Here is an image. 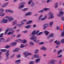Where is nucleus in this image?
<instances>
[{"label": "nucleus", "instance_id": "nucleus-1", "mask_svg": "<svg viewBox=\"0 0 64 64\" xmlns=\"http://www.w3.org/2000/svg\"><path fill=\"white\" fill-rule=\"evenodd\" d=\"M39 32V30H38L36 32L35 30H34L33 31L32 34V37L30 39L31 40H33L35 42H39L40 41L39 40H37L36 36H34V35L35 34H37Z\"/></svg>", "mask_w": 64, "mask_h": 64}, {"label": "nucleus", "instance_id": "nucleus-2", "mask_svg": "<svg viewBox=\"0 0 64 64\" xmlns=\"http://www.w3.org/2000/svg\"><path fill=\"white\" fill-rule=\"evenodd\" d=\"M42 17H43V15H41L39 18V20H41V21H43V20H44L47 18V16L46 15H45L44 18H42Z\"/></svg>", "mask_w": 64, "mask_h": 64}, {"label": "nucleus", "instance_id": "nucleus-3", "mask_svg": "<svg viewBox=\"0 0 64 64\" xmlns=\"http://www.w3.org/2000/svg\"><path fill=\"white\" fill-rule=\"evenodd\" d=\"M23 54L24 55H25V57H26L28 55H32V53H28L27 52L23 53Z\"/></svg>", "mask_w": 64, "mask_h": 64}, {"label": "nucleus", "instance_id": "nucleus-4", "mask_svg": "<svg viewBox=\"0 0 64 64\" xmlns=\"http://www.w3.org/2000/svg\"><path fill=\"white\" fill-rule=\"evenodd\" d=\"M16 42H22L23 43H26L27 42V40H22L20 39H19L18 40H16Z\"/></svg>", "mask_w": 64, "mask_h": 64}, {"label": "nucleus", "instance_id": "nucleus-5", "mask_svg": "<svg viewBox=\"0 0 64 64\" xmlns=\"http://www.w3.org/2000/svg\"><path fill=\"white\" fill-rule=\"evenodd\" d=\"M48 15L50 16V17L49 18V19L52 18L54 17V16L53 15V14L51 12H50L49 13Z\"/></svg>", "mask_w": 64, "mask_h": 64}, {"label": "nucleus", "instance_id": "nucleus-6", "mask_svg": "<svg viewBox=\"0 0 64 64\" xmlns=\"http://www.w3.org/2000/svg\"><path fill=\"white\" fill-rule=\"evenodd\" d=\"M50 10V9L48 8H44V10H41L39 11V13H42V12H43V11L45 10V11H47V10Z\"/></svg>", "mask_w": 64, "mask_h": 64}, {"label": "nucleus", "instance_id": "nucleus-7", "mask_svg": "<svg viewBox=\"0 0 64 64\" xmlns=\"http://www.w3.org/2000/svg\"><path fill=\"white\" fill-rule=\"evenodd\" d=\"M6 18H8V20L9 21H12L13 20V18L11 16H6Z\"/></svg>", "mask_w": 64, "mask_h": 64}, {"label": "nucleus", "instance_id": "nucleus-8", "mask_svg": "<svg viewBox=\"0 0 64 64\" xmlns=\"http://www.w3.org/2000/svg\"><path fill=\"white\" fill-rule=\"evenodd\" d=\"M27 21V20H23V21H22L21 22V24H19L18 25V26H21V25H23Z\"/></svg>", "mask_w": 64, "mask_h": 64}, {"label": "nucleus", "instance_id": "nucleus-9", "mask_svg": "<svg viewBox=\"0 0 64 64\" xmlns=\"http://www.w3.org/2000/svg\"><path fill=\"white\" fill-rule=\"evenodd\" d=\"M7 22H8V20H6L4 18L3 19V20L1 22V23H7Z\"/></svg>", "mask_w": 64, "mask_h": 64}, {"label": "nucleus", "instance_id": "nucleus-10", "mask_svg": "<svg viewBox=\"0 0 64 64\" xmlns=\"http://www.w3.org/2000/svg\"><path fill=\"white\" fill-rule=\"evenodd\" d=\"M9 50H8L6 54V58H7V59H8V56H9Z\"/></svg>", "mask_w": 64, "mask_h": 64}, {"label": "nucleus", "instance_id": "nucleus-11", "mask_svg": "<svg viewBox=\"0 0 64 64\" xmlns=\"http://www.w3.org/2000/svg\"><path fill=\"white\" fill-rule=\"evenodd\" d=\"M64 14V12L62 11H61L60 12V14L58 15V16L60 17L61 15H63Z\"/></svg>", "mask_w": 64, "mask_h": 64}, {"label": "nucleus", "instance_id": "nucleus-12", "mask_svg": "<svg viewBox=\"0 0 64 64\" xmlns=\"http://www.w3.org/2000/svg\"><path fill=\"white\" fill-rule=\"evenodd\" d=\"M6 12H10V13H13V11L10 10H6Z\"/></svg>", "mask_w": 64, "mask_h": 64}, {"label": "nucleus", "instance_id": "nucleus-13", "mask_svg": "<svg viewBox=\"0 0 64 64\" xmlns=\"http://www.w3.org/2000/svg\"><path fill=\"white\" fill-rule=\"evenodd\" d=\"M19 50H20V49L19 48H17L14 50L13 52H17V51H18Z\"/></svg>", "mask_w": 64, "mask_h": 64}, {"label": "nucleus", "instance_id": "nucleus-14", "mask_svg": "<svg viewBox=\"0 0 64 64\" xmlns=\"http://www.w3.org/2000/svg\"><path fill=\"white\" fill-rule=\"evenodd\" d=\"M54 43H56L57 45H59L60 43L59 41H57V40Z\"/></svg>", "mask_w": 64, "mask_h": 64}, {"label": "nucleus", "instance_id": "nucleus-15", "mask_svg": "<svg viewBox=\"0 0 64 64\" xmlns=\"http://www.w3.org/2000/svg\"><path fill=\"white\" fill-rule=\"evenodd\" d=\"M55 61V60H52L50 61V62L52 64H54Z\"/></svg>", "mask_w": 64, "mask_h": 64}, {"label": "nucleus", "instance_id": "nucleus-16", "mask_svg": "<svg viewBox=\"0 0 64 64\" xmlns=\"http://www.w3.org/2000/svg\"><path fill=\"white\" fill-rule=\"evenodd\" d=\"M34 58H38L39 57V55H35L33 56Z\"/></svg>", "mask_w": 64, "mask_h": 64}, {"label": "nucleus", "instance_id": "nucleus-17", "mask_svg": "<svg viewBox=\"0 0 64 64\" xmlns=\"http://www.w3.org/2000/svg\"><path fill=\"white\" fill-rule=\"evenodd\" d=\"M16 42H13L11 44V46H15L16 45Z\"/></svg>", "mask_w": 64, "mask_h": 64}, {"label": "nucleus", "instance_id": "nucleus-18", "mask_svg": "<svg viewBox=\"0 0 64 64\" xmlns=\"http://www.w3.org/2000/svg\"><path fill=\"white\" fill-rule=\"evenodd\" d=\"M32 13L31 12H28V13H27L26 14H25L26 16H27V15H31Z\"/></svg>", "mask_w": 64, "mask_h": 64}, {"label": "nucleus", "instance_id": "nucleus-19", "mask_svg": "<svg viewBox=\"0 0 64 64\" xmlns=\"http://www.w3.org/2000/svg\"><path fill=\"white\" fill-rule=\"evenodd\" d=\"M21 61V60H18L16 61V64H18Z\"/></svg>", "mask_w": 64, "mask_h": 64}, {"label": "nucleus", "instance_id": "nucleus-20", "mask_svg": "<svg viewBox=\"0 0 64 64\" xmlns=\"http://www.w3.org/2000/svg\"><path fill=\"white\" fill-rule=\"evenodd\" d=\"M54 36V34H50L48 37V38H50V37H52Z\"/></svg>", "mask_w": 64, "mask_h": 64}, {"label": "nucleus", "instance_id": "nucleus-21", "mask_svg": "<svg viewBox=\"0 0 64 64\" xmlns=\"http://www.w3.org/2000/svg\"><path fill=\"white\" fill-rule=\"evenodd\" d=\"M48 26V24H44V29H45L46 27H47V26Z\"/></svg>", "mask_w": 64, "mask_h": 64}, {"label": "nucleus", "instance_id": "nucleus-22", "mask_svg": "<svg viewBox=\"0 0 64 64\" xmlns=\"http://www.w3.org/2000/svg\"><path fill=\"white\" fill-rule=\"evenodd\" d=\"M8 3L7 2L5 4L3 5L2 7H5V6H6L7 5H8Z\"/></svg>", "mask_w": 64, "mask_h": 64}, {"label": "nucleus", "instance_id": "nucleus-23", "mask_svg": "<svg viewBox=\"0 0 64 64\" xmlns=\"http://www.w3.org/2000/svg\"><path fill=\"white\" fill-rule=\"evenodd\" d=\"M44 33L46 35H48V34L49 33V32L47 31L46 30L44 31Z\"/></svg>", "mask_w": 64, "mask_h": 64}, {"label": "nucleus", "instance_id": "nucleus-24", "mask_svg": "<svg viewBox=\"0 0 64 64\" xmlns=\"http://www.w3.org/2000/svg\"><path fill=\"white\" fill-rule=\"evenodd\" d=\"M32 20H30L28 22L26 23V24H30V23H31L32 22Z\"/></svg>", "mask_w": 64, "mask_h": 64}, {"label": "nucleus", "instance_id": "nucleus-25", "mask_svg": "<svg viewBox=\"0 0 64 64\" xmlns=\"http://www.w3.org/2000/svg\"><path fill=\"white\" fill-rule=\"evenodd\" d=\"M24 7V5H22L18 8L19 9H22V8H23Z\"/></svg>", "mask_w": 64, "mask_h": 64}, {"label": "nucleus", "instance_id": "nucleus-26", "mask_svg": "<svg viewBox=\"0 0 64 64\" xmlns=\"http://www.w3.org/2000/svg\"><path fill=\"white\" fill-rule=\"evenodd\" d=\"M41 50H43H43H46V48H45V47L44 46L42 48H41Z\"/></svg>", "mask_w": 64, "mask_h": 64}, {"label": "nucleus", "instance_id": "nucleus-27", "mask_svg": "<svg viewBox=\"0 0 64 64\" xmlns=\"http://www.w3.org/2000/svg\"><path fill=\"white\" fill-rule=\"evenodd\" d=\"M13 32H14V31H12V32H9L8 34V35H10V34H12L13 33Z\"/></svg>", "mask_w": 64, "mask_h": 64}, {"label": "nucleus", "instance_id": "nucleus-28", "mask_svg": "<svg viewBox=\"0 0 64 64\" xmlns=\"http://www.w3.org/2000/svg\"><path fill=\"white\" fill-rule=\"evenodd\" d=\"M4 38H0V42H1L2 41H4Z\"/></svg>", "mask_w": 64, "mask_h": 64}, {"label": "nucleus", "instance_id": "nucleus-29", "mask_svg": "<svg viewBox=\"0 0 64 64\" xmlns=\"http://www.w3.org/2000/svg\"><path fill=\"white\" fill-rule=\"evenodd\" d=\"M30 45H34V43L32 42H30Z\"/></svg>", "mask_w": 64, "mask_h": 64}, {"label": "nucleus", "instance_id": "nucleus-30", "mask_svg": "<svg viewBox=\"0 0 64 64\" xmlns=\"http://www.w3.org/2000/svg\"><path fill=\"white\" fill-rule=\"evenodd\" d=\"M30 27H31V26L30 25L26 27V28H30Z\"/></svg>", "mask_w": 64, "mask_h": 64}, {"label": "nucleus", "instance_id": "nucleus-31", "mask_svg": "<svg viewBox=\"0 0 64 64\" xmlns=\"http://www.w3.org/2000/svg\"><path fill=\"white\" fill-rule=\"evenodd\" d=\"M7 50H3V49H2L1 50V51H2V52H6V51Z\"/></svg>", "mask_w": 64, "mask_h": 64}, {"label": "nucleus", "instance_id": "nucleus-32", "mask_svg": "<svg viewBox=\"0 0 64 64\" xmlns=\"http://www.w3.org/2000/svg\"><path fill=\"white\" fill-rule=\"evenodd\" d=\"M43 32H40V33H39L38 34V35L39 36V35H41V34H43Z\"/></svg>", "mask_w": 64, "mask_h": 64}, {"label": "nucleus", "instance_id": "nucleus-33", "mask_svg": "<svg viewBox=\"0 0 64 64\" xmlns=\"http://www.w3.org/2000/svg\"><path fill=\"white\" fill-rule=\"evenodd\" d=\"M57 5H58V3H56L55 4V8H56L58 7V6Z\"/></svg>", "mask_w": 64, "mask_h": 64}, {"label": "nucleus", "instance_id": "nucleus-34", "mask_svg": "<svg viewBox=\"0 0 64 64\" xmlns=\"http://www.w3.org/2000/svg\"><path fill=\"white\" fill-rule=\"evenodd\" d=\"M40 60V59H38L36 60V63H37Z\"/></svg>", "mask_w": 64, "mask_h": 64}, {"label": "nucleus", "instance_id": "nucleus-35", "mask_svg": "<svg viewBox=\"0 0 64 64\" xmlns=\"http://www.w3.org/2000/svg\"><path fill=\"white\" fill-rule=\"evenodd\" d=\"M9 31V29H8L6 30V32L5 33V35H6V34H7V32Z\"/></svg>", "mask_w": 64, "mask_h": 64}, {"label": "nucleus", "instance_id": "nucleus-36", "mask_svg": "<svg viewBox=\"0 0 64 64\" xmlns=\"http://www.w3.org/2000/svg\"><path fill=\"white\" fill-rule=\"evenodd\" d=\"M0 11H1V12H3V11H4V10H3V9H1V10L0 9ZM0 16H1V12H0Z\"/></svg>", "mask_w": 64, "mask_h": 64}, {"label": "nucleus", "instance_id": "nucleus-37", "mask_svg": "<svg viewBox=\"0 0 64 64\" xmlns=\"http://www.w3.org/2000/svg\"><path fill=\"white\" fill-rule=\"evenodd\" d=\"M24 46L22 44L21 46H20V48H23L24 47Z\"/></svg>", "mask_w": 64, "mask_h": 64}, {"label": "nucleus", "instance_id": "nucleus-38", "mask_svg": "<svg viewBox=\"0 0 64 64\" xmlns=\"http://www.w3.org/2000/svg\"><path fill=\"white\" fill-rule=\"evenodd\" d=\"M27 9H28V8H24V9L22 10V11H26V10H27Z\"/></svg>", "mask_w": 64, "mask_h": 64}, {"label": "nucleus", "instance_id": "nucleus-39", "mask_svg": "<svg viewBox=\"0 0 64 64\" xmlns=\"http://www.w3.org/2000/svg\"><path fill=\"white\" fill-rule=\"evenodd\" d=\"M21 56V55L20 54H18L17 56V57L18 58H20Z\"/></svg>", "mask_w": 64, "mask_h": 64}, {"label": "nucleus", "instance_id": "nucleus-40", "mask_svg": "<svg viewBox=\"0 0 64 64\" xmlns=\"http://www.w3.org/2000/svg\"><path fill=\"white\" fill-rule=\"evenodd\" d=\"M32 0H30L28 3V4H31V2H32Z\"/></svg>", "mask_w": 64, "mask_h": 64}, {"label": "nucleus", "instance_id": "nucleus-41", "mask_svg": "<svg viewBox=\"0 0 64 64\" xmlns=\"http://www.w3.org/2000/svg\"><path fill=\"white\" fill-rule=\"evenodd\" d=\"M62 52V50H60V51H58V54H60L61 52Z\"/></svg>", "mask_w": 64, "mask_h": 64}, {"label": "nucleus", "instance_id": "nucleus-42", "mask_svg": "<svg viewBox=\"0 0 64 64\" xmlns=\"http://www.w3.org/2000/svg\"><path fill=\"white\" fill-rule=\"evenodd\" d=\"M62 56V55H60L58 56V58H60Z\"/></svg>", "mask_w": 64, "mask_h": 64}, {"label": "nucleus", "instance_id": "nucleus-43", "mask_svg": "<svg viewBox=\"0 0 64 64\" xmlns=\"http://www.w3.org/2000/svg\"><path fill=\"white\" fill-rule=\"evenodd\" d=\"M16 21H14V22L13 23V25H14V24H16Z\"/></svg>", "mask_w": 64, "mask_h": 64}, {"label": "nucleus", "instance_id": "nucleus-44", "mask_svg": "<svg viewBox=\"0 0 64 64\" xmlns=\"http://www.w3.org/2000/svg\"><path fill=\"white\" fill-rule=\"evenodd\" d=\"M3 34H0V37H3Z\"/></svg>", "mask_w": 64, "mask_h": 64}, {"label": "nucleus", "instance_id": "nucleus-45", "mask_svg": "<svg viewBox=\"0 0 64 64\" xmlns=\"http://www.w3.org/2000/svg\"><path fill=\"white\" fill-rule=\"evenodd\" d=\"M53 22H51L50 23V26L53 25Z\"/></svg>", "mask_w": 64, "mask_h": 64}, {"label": "nucleus", "instance_id": "nucleus-46", "mask_svg": "<svg viewBox=\"0 0 64 64\" xmlns=\"http://www.w3.org/2000/svg\"><path fill=\"white\" fill-rule=\"evenodd\" d=\"M61 42L62 43H63L64 42V39H62L61 41Z\"/></svg>", "mask_w": 64, "mask_h": 64}, {"label": "nucleus", "instance_id": "nucleus-47", "mask_svg": "<svg viewBox=\"0 0 64 64\" xmlns=\"http://www.w3.org/2000/svg\"><path fill=\"white\" fill-rule=\"evenodd\" d=\"M38 52V50H36L35 51V53H37Z\"/></svg>", "mask_w": 64, "mask_h": 64}, {"label": "nucleus", "instance_id": "nucleus-48", "mask_svg": "<svg viewBox=\"0 0 64 64\" xmlns=\"http://www.w3.org/2000/svg\"><path fill=\"white\" fill-rule=\"evenodd\" d=\"M62 36H64V32H62Z\"/></svg>", "mask_w": 64, "mask_h": 64}, {"label": "nucleus", "instance_id": "nucleus-49", "mask_svg": "<svg viewBox=\"0 0 64 64\" xmlns=\"http://www.w3.org/2000/svg\"><path fill=\"white\" fill-rule=\"evenodd\" d=\"M34 62H30V64H33Z\"/></svg>", "mask_w": 64, "mask_h": 64}, {"label": "nucleus", "instance_id": "nucleus-50", "mask_svg": "<svg viewBox=\"0 0 64 64\" xmlns=\"http://www.w3.org/2000/svg\"><path fill=\"white\" fill-rule=\"evenodd\" d=\"M56 29L57 30H59L60 29V27H59L58 26H57L56 27Z\"/></svg>", "mask_w": 64, "mask_h": 64}, {"label": "nucleus", "instance_id": "nucleus-51", "mask_svg": "<svg viewBox=\"0 0 64 64\" xmlns=\"http://www.w3.org/2000/svg\"><path fill=\"white\" fill-rule=\"evenodd\" d=\"M44 44V42H43L40 43V44Z\"/></svg>", "mask_w": 64, "mask_h": 64}, {"label": "nucleus", "instance_id": "nucleus-52", "mask_svg": "<svg viewBox=\"0 0 64 64\" xmlns=\"http://www.w3.org/2000/svg\"><path fill=\"white\" fill-rule=\"evenodd\" d=\"M15 54H13V55L12 56H11V58H13V57H14V56H15Z\"/></svg>", "mask_w": 64, "mask_h": 64}, {"label": "nucleus", "instance_id": "nucleus-53", "mask_svg": "<svg viewBox=\"0 0 64 64\" xmlns=\"http://www.w3.org/2000/svg\"><path fill=\"white\" fill-rule=\"evenodd\" d=\"M20 36H21V35L20 34L18 35V36H17V38L20 37Z\"/></svg>", "mask_w": 64, "mask_h": 64}, {"label": "nucleus", "instance_id": "nucleus-54", "mask_svg": "<svg viewBox=\"0 0 64 64\" xmlns=\"http://www.w3.org/2000/svg\"><path fill=\"white\" fill-rule=\"evenodd\" d=\"M9 47H10V46H7L6 47V48H9Z\"/></svg>", "mask_w": 64, "mask_h": 64}, {"label": "nucleus", "instance_id": "nucleus-55", "mask_svg": "<svg viewBox=\"0 0 64 64\" xmlns=\"http://www.w3.org/2000/svg\"><path fill=\"white\" fill-rule=\"evenodd\" d=\"M27 32H28V31L27 30H26L25 31H24L23 32L24 33H27Z\"/></svg>", "mask_w": 64, "mask_h": 64}, {"label": "nucleus", "instance_id": "nucleus-56", "mask_svg": "<svg viewBox=\"0 0 64 64\" xmlns=\"http://www.w3.org/2000/svg\"><path fill=\"white\" fill-rule=\"evenodd\" d=\"M10 41V38L8 39L6 42H8V41Z\"/></svg>", "mask_w": 64, "mask_h": 64}, {"label": "nucleus", "instance_id": "nucleus-57", "mask_svg": "<svg viewBox=\"0 0 64 64\" xmlns=\"http://www.w3.org/2000/svg\"><path fill=\"white\" fill-rule=\"evenodd\" d=\"M62 20H64V17H62Z\"/></svg>", "mask_w": 64, "mask_h": 64}, {"label": "nucleus", "instance_id": "nucleus-58", "mask_svg": "<svg viewBox=\"0 0 64 64\" xmlns=\"http://www.w3.org/2000/svg\"><path fill=\"white\" fill-rule=\"evenodd\" d=\"M50 1V0H48L47 1V3H49Z\"/></svg>", "mask_w": 64, "mask_h": 64}, {"label": "nucleus", "instance_id": "nucleus-59", "mask_svg": "<svg viewBox=\"0 0 64 64\" xmlns=\"http://www.w3.org/2000/svg\"><path fill=\"white\" fill-rule=\"evenodd\" d=\"M5 15V14L4 13H3L2 14V16H4Z\"/></svg>", "mask_w": 64, "mask_h": 64}, {"label": "nucleus", "instance_id": "nucleus-60", "mask_svg": "<svg viewBox=\"0 0 64 64\" xmlns=\"http://www.w3.org/2000/svg\"><path fill=\"white\" fill-rule=\"evenodd\" d=\"M16 28H17V26H15L14 27V29H16Z\"/></svg>", "mask_w": 64, "mask_h": 64}, {"label": "nucleus", "instance_id": "nucleus-61", "mask_svg": "<svg viewBox=\"0 0 64 64\" xmlns=\"http://www.w3.org/2000/svg\"><path fill=\"white\" fill-rule=\"evenodd\" d=\"M36 24L34 25V27H36Z\"/></svg>", "mask_w": 64, "mask_h": 64}, {"label": "nucleus", "instance_id": "nucleus-62", "mask_svg": "<svg viewBox=\"0 0 64 64\" xmlns=\"http://www.w3.org/2000/svg\"><path fill=\"white\" fill-rule=\"evenodd\" d=\"M56 50H54V52H56Z\"/></svg>", "mask_w": 64, "mask_h": 64}, {"label": "nucleus", "instance_id": "nucleus-63", "mask_svg": "<svg viewBox=\"0 0 64 64\" xmlns=\"http://www.w3.org/2000/svg\"><path fill=\"white\" fill-rule=\"evenodd\" d=\"M24 4V2H22L21 3V4Z\"/></svg>", "mask_w": 64, "mask_h": 64}, {"label": "nucleus", "instance_id": "nucleus-64", "mask_svg": "<svg viewBox=\"0 0 64 64\" xmlns=\"http://www.w3.org/2000/svg\"><path fill=\"white\" fill-rule=\"evenodd\" d=\"M59 47V46H57L56 47V48H58V47Z\"/></svg>", "mask_w": 64, "mask_h": 64}]
</instances>
